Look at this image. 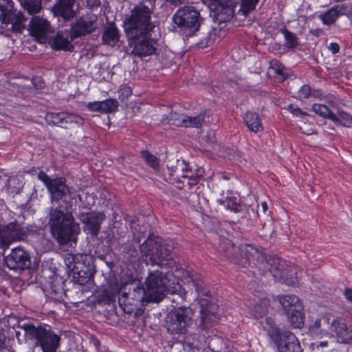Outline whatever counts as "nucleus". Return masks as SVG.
Here are the masks:
<instances>
[{
	"mask_svg": "<svg viewBox=\"0 0 352 352\" xmlns=\"http://www.w3.org/2000/svg\"><path fill=\"white\" fill-rule=\"evenodd\" d=\"M38 179L50 194L51 206L47 208V218L52 237L60 245L72 241L76 243L80 228L73 215V206L76 197L82 200L81 196L66 184L63 177L52 178L41 170L38 173Z\"/></svg>",
	"mask_w": 352,
	"mask_h": 352,
	"instance_id": "f257e3e1",
	"label": "nucleus"
},
{
	"mask_svg": "<svg viewBox=\"0 0 352 352\" xmlns=\"http://www.w3.org/2000/svg\"><path fill=\"white\" fill-rule=\"evenodd\" d=\"M18 328L26 333L28 344L38 346L43 352H54L60 346V335L51 326L37 320H22Z\"/></svg>",
	"mask_w": 352,
	"mask_h": 352,
	"instance_id": "f03ea898",
	"label": "nucleus"
},
{
	"mask_svg": "<svg viewBox=\"0 0 352 352\" xmlns=\"http://www.w3.org/2000/svg\"><path fill=\"white\" fill-rule=\"evenodd\" d=\"M18 328L26 333L28 344L38 346L43 352H54L60 346V335L51 326L37 320H22Z\"/></svg>",
	"mask_w": 352,
	"mask_h": 352,
	"instance_id": "7ed1b4c3",
	"label": "nucleus"
},
{
	"mask_svg": "<svg viewBox=\"0 0 352 352\" xmlns=\"http://www.w3.org/2000/svg\"><path fill=\"white\" fill-rule=\"evenodd\" d=\"M153 9L141 2L130 10L123 21V27L127 38H134L148 34L155 25L151 22Z\"/></svg>",
	"mask_w": 352,
	"mask_h": 352,
	"instance_id": "20e7f679",
	"label": "nucleus"
},
{
	"mask_svg": "<svg viewBox=\"0 0 352 352\" xmlns=\"http://www.w3.org/2000/svg\"><path fill=\"white\" fill-rule=\"evenodd\" d=\"M173 245L166 241H153L146 239L141 245L140 250L143 256L146 258V263L151 265H158L161 267L173 263L171 256Z\"/></svg>",
	"mask_w": 352,
	"mask_h": 352,
	"instance_id": "39448f33",
	"label": "nucleus"
},
{
	"mask_svg": "<svg viewBox=\"0 0 352 352\" xmlns=\"http://www.w3.org/2000/svg\"><path fill=\"white\" fill-rule=\"evenodd\" d=\"M225 250V256L233 263L246 267L252 262L254 265L265 264L266 258L264 254L250 244H242L236 246L228 242Z\"/></svg>",
	"mask_w": 352,
	"mask_h": 352,
	"instance_id": "423d86ee",
	"label": "nucleus"
},
{
	"mask_svg": "<svg viewBox=\"0 0 352 352\" xmlns=\"http://www.w3.org/2000/svg\"><path fill=\"white\" fill-rule=\"evenodd\" d=\"M270 325L268 334L274 341L278 352H302L300 342L291 331L280 329L271 318H266Z\"/></svg>",
	"mask_w": 352,
	"mask_h": 352,
	"instance_id": "0eeeda50",
	"label": "nucleus"
},
{
	"mask_svg": "<svg viewBox=\"0 0 352 352\" xmlns=\"http://www.w3.org/2000/svg\"><path fill=\"white\" fill-rule=\"evenodd\" d=\"M173 23L181 29L186 36H192L199 30L201 17L198 8L192 5L180 7L172 17Z\"/></svg>",
	"mask_w": 352,
	"mask_h": 352,
	"instance_id": "6e6552de",
	"label": "nucleus"
},
{
	"mask_svg": "<svg viewBox=\"0 0 352 352\" xmlns=\"http://www.w3.org/2000/svg\"><path fill=\"white\" fill-rule=\"evenodd\" d=\"M193 310L189 307L174 308L166 315L165 327L172 335L184 334L192 324Z\"/></svg>",
	"mask_w": 352,
	"mask_h": 352,
	"instance_id": "1a4fd4ad",
	"label": "nucleus"
},
{
	"mask_svg": "<svg viewBox=\"0 0 352 352\" xmlns=\"http://www.w3.org/2000/svg\"><path fill=\"white\" fill-rule=\"evenodd\" d=\"M278 300L292 327L302 328L304 325L303 305L298 297L294 294H285L278 296Z\"/></svg>",
	"mask_w": 352,
	"mask_h": 352,
	"instance_id": "9d476101",
	"label": "nucleus"
},
{
	"mask_svg": "<svg viewBox=\"0 0 352 352\" xmlns=\"http://www.w3.org/2000/svg\"><path fill=\"white\" fill-rule=\"evenodd\" d=\"M168 283L167 275L162 272H149L144 282L148 300L158 302L165 298Z\"/></svg>",
	"mask_w": 352,
	"mask_h": 352,
	"instance_id": "9b49d317",
	"label": "nucleus"
},
{
	"mask_svg": "<svg viewBox=\"0 0 352 352\" xmlns=\"http://www.w3.org/2000/svg\"><path fill=\"white\" fill-rule=\"evenodd\" d=\"M0 237V248L5 251L16 241H24L30 234V229L23 223L16 220L3 225Z\"/></svg>",
	"mask_w": 352,
	"mask_h": 352,
	"instance_id": "f8f14e48",
	"label": "nucleus"
},
{
	"mask_svg": "<svg viewBox=\"0 0 352 352\" xmlns=\"http://www.w3.org/2000/svg\"><path fill=\"white\" fill-rule=\"evenodd\" d=\"M95 267L92 258L89 255H80L74 261L72 268L74 283L84 285L89 283L94 276Z\"/></svg>",
	"mask_w": 352,
	"mask_h": 352,
	"instance_id": "ddd939ff",
	"label": "nucleus"
},
{
	"mask_svg": "<svg viewBox=\"0 0 352 352\" xmlns=\"http://www.w3.org/2000/svg\"><path fill=\"white\" fill-rule=\"evenodd\" d=\"M148 34L138 36L129 40V49L131 53L139 57H144L153 54L156 50V41L147 36Z\"/></svg>",
	"mask_w": 352,
	"mask_h": 352,
	"instance_id": "4468645a",
	"label": "nucleus"
},
{
	"mask_svg": "<svg viewBox=\"0 0 352 352\" xmlns=\"http://www.w3.org/2000/svg\"><path fill=\"white\" fill-rule=\"evenodd\" d=\"M200 305V324L201 330L208 328L219 320V306L211 302L209 298H201L199 300Z\"/></svg>",
	"mask_w": 352,
	"mask_h": 352,
	"instance_id": "2eb2a0df",
	"label": "nucleus"
},
{
	"mask_svg": "<svg viewBox=\"0 0 352 352\" xmlns=\"http://www.w3.org/2000/svg\"><path fill=\"white\" fill-rule=\"evenodd\" d=\"M0 10V21L6 25L7 30L12 32L22 33L25 28L24 23L26 21L23 13L21 11L8 10L4 5Z\"/></svg>",
	"mask_w": 352,
	"mask_h": 352,
	"instance_id": "dca6fc26",
	"label": "nucleus"
},
{
	"mask_svg": "<svg viewBox=\"0 0 352 352\" xmlns=\"http://www.w3.org/2000/svg\"><path fill=\"white\" fill-rule=\"evenodd\" d=\"M3 262L7 267L16 272L29 269L31 266L29 254L21 246L12 249L10 254L4 257Z\"/></svg>",
	"mask_w": 352,
	"mask_h": 352,
	"instance_id": "f3484780",
	"label": "nucleus"
},
{
	"mask_svg": "<svg viewBox=\"0 0 352 352\" xmlns=\"http://www.w3.org/2000/svg\"><path fill=\"white\" fill-rule=\"evenodd\" d=\"M45 118L49 125L57 126L63 129H68L74 124L79 126L84 124V119L81 116L65 111L48 112Z\"/></svg>",
	"mask_w": 352,
	"mask_h": 352,
	"instance_id": "a211bd4d",
	"label": "nucleus"
},
{
	"mask_svg": "<svg viewBox=\"0 0 352 352\" xmlns=\"http://www.w3.org/2000/svg\"><path fill=\"white\" fill-rule=\"evenodd\" d=\"M78 218L83 224L84 230L92 237H96L100 231L101 224L105 219V215L96 211H80Z\"/></svg>",
	"mask_w": 352,
	"mask_h": 352,
	"instance_id": "6ab92c4d",
	"label": "nucleus"
},
{
	"mask_svg": "<svg viewBox=\"0 0 352 352\" xmlns=\"http://www.w3.org/2000/svg\"><path fill=\"white\" fill-rule=\"evenodd\" d=\"M236 6L233 0H221L210 3V8L214 21L219 24L230 21L234 16Z\"/></svg>",
	"mask_w": 352,
	"mask_h": 352,
	"instance_id": "aec40b11",
	"label": "nucleus"
},
{
	"mask_svg": "<svg viewBox=\"0 0 352 352\" xmlns=\"http://www.w3.org/2000/svg\"><path fill=\"white\" fill-rule=\"evenodd\" d=\"M30 34L41 43H47L54 30L50 22L39 16H33L30 21Z\"/></svg>",
	"mask_w": 352,
	"mask_h": 352,
	"instance_id": "412c9836",
	"label": "nucleus"
},
{
	"mask_svg": "<svg viewBox=\"0 0 352 352\" xmlns=\"http://www.w3.org/2000/svg\"><path fill=\"white\" fill-rule=\"evenodd\" d=\"M97 28L96 17L89 16H80L71 24L72 37L77 38L86 34H91Z\"/></svg>",
	"mask_w": 352,
	"mask_h": 352,
	"instance_id": "4be33fe9",
	"label": "nucleus"
},
{
	"mask_svg": "<svg viewBox=\"0 0 352 352\" xmlns=\"http://www.w3.org/2000/svg\"><path fill=\"white\" fill-rule=\"evenodd\" d=\"M74 39L70 30L59 31L56 34H52L47 43L56 50L72 52L74 47L71 43Z\"/></svg>",
	"mask_w": 352,
	"mask_h": 352,
	"instance_id": "5701e85b",
	"label": "nucleus"
},
{
	"mask_svg": "<svg viewBox=\"0 0 352 352\" xmlns=\"http://www.w3.org/2000/svg\"><path fill=\"white\" fill-rule=\"evenodd\" d=\"M75 2L76 0H56L51 10L54 16L61 17L64 21H69L76 15L74 10Z\"/></svg>",
	"mask_w": 352,
	"mask_h": 352,
	"instance_id": "b1692460",
	"label": "nucleus"
},
{
	"mask_svg": "<svg viewBox=\"0 0 352 352\" xmlns=\"http://www.w3.org/2000/svg\"><path fill=\"white\" fill-rule=\"evenodd\" d=\"M167 169L169 175V180L170 182L179 183L181 179L188 174L192 173L189 167V164L184 160H177L175 165H167Z\"/></svg>",
	"mask_w": 352,
	"mask_h": 352,
	"instance_id": "393cba45",
	"label": "nucleus"
},
{
	"mask_svg": "<svg viewBox=\"0 0 352 352\" xmlns=\"http://www.w3.org/2000/svg\"><path fill=\"white\" fill-rule=\"evenodd\" d=\"M124 289H128L129 290L130 298L132 300L134 305L137 306L140 302H151L148 300L147 296V292L146 286L144 287L142 283L139 280L133 281L131 283L127 284L124 287Z\"/></svg>",
	"mask_w": 352,
	"mask_h": 352,
	"instance_id": "a878e982",
	"label": "nucleus"
},
{
	"mask_svg": "<svg viewBox=\"0 0 352 352\" xmlns=\"http://www.w3.org/2000/svg\"><path fill=\"white\" fill-rule=\"evenodd\" d=\"M186 278L188 282L191 283L195 287V292L197 294V298H210V290L208 289L207 285L201 274L194 272H188Z\"/></svg>",
	"mask_w": 352,
	"mask_h": 352,
	"instance_id": "bb28decb",
	"label": "nucleus"
},
{
	"mask_svg": "<svg viewBox=\"0 0 352 352\" xmlns=\"http://www.w3.org/2000/svg\"><path fill=\"white\" fill-rule=\"evenodd\" d=\"M347 6L345 4L336 5L326 12L319 14L318 17L324 25L333 24L340 16L345 14Z\"/></svg>",
	"mask_w": 352,
	"mask_h": 352,
	"instance_id": "cd10ccee",
	"label": "nucleus"
},
{
	"mask_svg": "<svg viewBox=\"0 0 352 352\" xmlns=\"http://www.w3.org/2000/svg\"><path fill=\"white\" fill-rule=\"evenodd\" d=\"M119 30L113 22H108L107 25L104 27L102 40L104 44L115 45L119 41Z\"/></svg>",
	"mask_w": 352,
	"mask_h": 352,
	"instance_id": "c85d7f7f",
	"label": "nucleus"
},
{
	"mask_svg": "<svg viewBox=\"0 0 352 352\" xmlns=\"http://www.w3.org/2000/svg\"><path fill=\"white\" fill-rule=\"evenodd\" d=\"M243 122L250 131L258 133L263 130L261 119L256 112L248 111L243 116Z\"/></svg>",
	"mask_w": 352,
	"mask_h": 352,
	"instance_id": "c756f323",
	"label": "nucleus"
},
{
	"mask_svg": "<svg viewBox=\"0 0 352 352\" xmlns=\"http://www.w3.org/2000/svg\"><path fill=\"white\" fill-rule=\"evenodd\" d=\"M118 286H111L103 289L97 296V301L100 305L113 304L118 293H120Z\"/></svg>",
	"mask_w": 352,
	"mask_h": 352,
	"instance_id": "7c9ffc66",
	"label": "nucleus"
},
{
	"mask_svg": "<svg viewBox=\"0 0 352 352\" xmlns=\"http://www.w3.org/2000/svg\"><path fill=\"white\" fill-rule=\"evenodd\" d=\"M166 295H169L167 298L177 306L186 301L187 292L182 285L178 284L172 288L168 287Z\"/></svg>",
	"mask_w": 352,
	"mask_h": 352,
	"instance_id": "2f4dec72",
	"label": "nucleus"
},
{
	"mask_svg": "<svg viewBox=\"0 0 352 352\" xmlns=\"http://www.w3.org/2000/svg\"><path fill=\"white\" fill-rule=\"evenodd\" d=\"M118 302L120 307L126 314H131L135 309L137 305L133 303L130 298L129 292L123 291L118 297Z\"/></svg>",
	"mask_w": 352,
	"mask_h": 352,
	"instance_id": "473e14b6",
	"label": "nucleus"
},
{
	"mask_svg": "<svg viewBox=\"0 0 352 352\" xmlns=\"http://www.w3.org/2000/svg\"><path fill=\"white\" fill-rule=\"evenodd\" d=\"M311 109L316 114L324 118H328L333 122H340L339 118H338L333 113H332L329 108L324 104H314Z\"/></svg>",
	"mask_w": 352,
	"mask_h": 352,
	"instance_id": "72a5a7b5",
	"label": "nucleus"
},
{
	"mask_svg": "<svg viewBox=\"0 0 352 352\" xmlns=\"http://www.w3.org/2000/svg\"><path fill=\"white\" fill-rule=\"evenodd\" d=\"M206 111H202L195 116L186 115L184 127L200 128L205 122Z\"/></svg>",
	"mask_w": 352,
	"mask_h": 352,
	"instance_id": "f704fd0d",
	"label": "nucleus"
},
{
	"mask_svg": "<svg viewBox=\"0 0 352 352\" xmlns=\"http://www.w3.org/2000/svg\"><path fill=\"white\" fill-rule=\"evenodd\" d=\"M218 202L227 209H230L235 212L241 210L242 206L240 204V199L238 197H227L225 199H219Z\"/></svg>",
	"mask_w": 352,
	"mask_h": 352,
	"instance_id": "c9c22d12",
	"label": "nucleus"
},
{
	"mask_svg": "<svg viewBox=\"0 0 352 352\" xmlns=\"http://www.w3.org/2000/svg\"><path fill=\"white\" fill-rule=\"evenodd\" d=\"M347 327L344 322L340 319H333L329 327L328 331L338 337H344L346 333Z\"/></svg>",
	"mask_w": 352,
	"mask_h": 352,
	"instance_id": "e433bc0d",
	"label": "nucleus"
},
{
	"mask_svg": "<svg viewBox=\"0 0 352 352\" xmlns=\"http://www.w3.org/2000/svg\"><path fill=\"white\" fill-rule=\"evenodd\" d=\"M20 3L30 14H37L42 9V0H20Z\"/></svg>",
	"mask_w": 352,
	"mask_h": 352,
	"instance_id": "4c0bfd02",
	"label": "nucleus"
},
{
	"mask_svg": "<svg viewBox=\"0 0 352 352\" xmlns=\"http://www.w3.org/2000/svg\"><path fill=\"white\" fill-rule=\"evenodd\" d=\"M280 32L285 38V46L288 50H293L298 45V38L293 32L286 28H281Z\"/></svg>",
	"mask_w": 352,
	"mask_h": 352,
	"instance_id": "58836bf2",
	"label": "nucleus"
},
{
	"mask_svg": "<svg viewBox=\"0 0 352 352\" xmlns=\"http://www.w3.org/2000/svg\"><path fill=\"white\" fill-rule=\"evenodd\" d=\"M141 156L144 160L146 163L155 171H159L160 168V160L155 155L151 154L147 150L141 151Z\"/></svg>",
	"mask_w": 352,
	"mask_h": 352,
	"instance_id": "ea45409f",
	"label": "nucleus"
},
{
	"mask_svg": "<svg viewBox=\"0 0 352 352\" xmlns=\"http://www.w3.org/2000/svg\"><path fill=\"white\" fill-rule=\"evenodd\" d=\"M183 180L179 182L182 184V186H177L178 188H191L192 186L197 185L200 179V176L197 173H190V174L186 175L184 177Z\"/></svg>",
	"mask_w": 352,
	"mask_h": 352,
	"instance_id": "a19ab883",
	"label": "nucleus"
},
{
	"mask_svg": "<svg viewBox=\"0 0 352 352\" xmlns=\"http://www.w3.org/2000/svg\"><path fill=\"white\" fill-rule=\"evenodd\" d=\"M260 0H241L240 8L237 14L243 16H247L248 14L253 10Z\"/></svg>",
	"mask_w": 352,
	"mask_h": 352,
	"instance_id": "79ce46f5",
	"label": "nucleus"
},
{
	"mask_svg": "<svg viewBox=\"0 0 352 352\" xmlns=\"http://www.w3.org/2000/svg\"><path fill=\"white\" fill-rule=\"evenodd\" d=\"M100 113H109L114 112L117 110L118 107V102L116 100L109 98L102 101H100Z\"/></svg>",
	"mask_w": 352,
	"mask_h": 352,
	"instance_id": "37998d69",
	"label": "nucleus"
},
{
	"mask_svg": "<svg viewBox=\"0 0 352 352\" xmlns=\"http://www.w3.org/2000/svg\"><path fill=\"white\" fill-rule=\"evenodd\" d=\"M270 69L273 70L274 74L280 78L282 81L285 80L287 76L284 74L285 67L276 59H273L270 62Z\"/></svg>",
	"mask_w": 352,
	"mask_h": 352,
	"instance_id": "c03bdc74",
	"label": "nucleus"
},
{
	"mask_svg": "<svg viewBox=\"0 0 352 352\" xmlns=\"http://www.w3.org/2000/svg\"><path fill=\"white\" fill-rule=\"evenodd\" d=\"M12 331L10 327L0 329V352H3L7 347V340L10 338Z\"/></svg>",
	"mask_w": 352,
	"mask_h": 352,
	"instance_id": "a18cd8bd",
	"label": "nucleus"
},
{
	"mask_svg": "<svg viewBox=\"0 0 352 352\" xmlns=\"http://www.w3.org/2000/svg\"><path fill=\"white\" fill-rule=\"evenodd\" d=\"M186 120V115L182 113H177L176 112H171L169 114L168 120L170 124L177 126H184V122Z\"/></svg>",
	"mask_w": 352,
	"mask_h": 352,
	"instance_id": "49530a36",
	"label": "nucleus"
},
{
	"mask_svg": "<svg viewBox=\"0 0 352 352\" xmlns=\"http://www.w3.org/2000/svg\"><path fill=\"white\" fill-rule=\"evenodd\" d=\"M340 122H334L337 125H342L346 127H351L352 116L344 111L339 112Z\"/></svg>",
	"mask_w": 352,
	"mask_h": 352,
	"instance_id": "de8ad7c7",
	"label": "nucleus"
},
{
	"mask_svg": "<svg viewBox=\"0 0 352 352\" xmlns=\"http://www.w3.org/2000/svg\"><path fill=\"white\" fill-rule=\"evenodd\" d=\"M119 99L121 102H125L128 100V98L132 94V91L129 86L123 85L118 90Z\"/></svg>",
	"mask_w": 352,
	"mask_h": 352,
	"instance_id": "09e8293b",
	"label": "nucleus"
},
{
	"mask_svg": "<svg viewBox=\"0 0 352 352\" xmlns=\"http://www.w3.org/2000/svg\"><path fill=\"white\" fill-rule=\"evenodd\" d=\"M214 34L211 32L208 33V34L204 38H203V39L197 43V46L199 48H204L210 46L214 41Z\"/></svg>",
	"mask_w": 352,
	"mask_h": 352,
	"instance_id": "8fccbe9b",
	"label": "nucleus"
},
{
	"mask_svg": "<svg viewBox=\"0 0 352 352\" xmlns=\"http://www.w3.org/2000/svg\"><path fill=\"white\" fill-rule=\"evenodd\" d=\"M214 34L211 32L208 33V34L204 38H203V39L197 43V46L199 48H204L210 46L214 41Z\"/></svg>",
	"mask_w": 352,
	"mask_h": 352,
	"instance_id": "3c124183",
	"label": "nucleus"
},
{
	"mask_svg": "<svg viewBox=\"0 0 352 352\" xmlns=\"http://www.w3.org/2000/svg\"><path fill=\"white\" fill-rule=\"evenodd\" d=\"M311 89L309 85H302L298 91V97L300 100L307 99L311 96Z\"/></svg>",
	"mask_w": 352,
	"mask_h": 352,
	"instance_id": "603ef678",
	"label": "nucleus"
},
{
	"mask_svg": "<svg viewBox=\"0 0 352 352\" xmlns=\"http://www.w3.org/2000/svg\"><path fill=\"white\" fill-rule=\"evenodd\" d=\"M253 314L255 318H263L267 312V308L262 305H256L253 308Z\"/></svg>",
	"mask_w": 352,
	"mask_h": 352,
	"instance_id": "864d4df0",
	"label": "nucleus"
},
{
	"mask_svg": "<svg viewBox=\"0 0 352 352\" xmlns=\"http://www.w3.org/2000/svg\"><path fill=\"white\" fill-rule=\"evenodd\" d=\"M288 110L294 115L296 116H308V114L302 111L301 109L298 108V107H294L293 104H290L289 106H288Z\"/></svg>",
	"mask_w": 352,
	"mask_h": 352,
	"instance_id": "5fc2aeb1",
	"label": "nucleus"
},
{
	"mask_svg": "<svg viewBox=\"0 0 352 352\" xmlns=\"http://www.w3.org/2000/svg\"><path fill=\"white\" fill-rule=\"evenodd\" d=\"M86 107L91 111L100 112V101L90 102L86 104Z\"/></svg>",
	"mask_w": 352,
	"mask_h": 352,
	"instance_id": "6e6d98bb",
	"label": "nucleus"
},
{
	"mask_svg": "<svg viewBox=\"0 0 352 352\" xmlns=\"http://www.w3.org/2000/svg\"><path fill=\"white\" fill-rule=\"evenodd\" d=\"M15 336L17 339L19 344H28V339L26 338L25 331H23V333L19 331H15Z\"/></svg>",
	"mask_w": 352,
	"mask_h": 352,
	"instance_id": "4d7b16f0",
	"label": "nucleus"
},
{
	"mask_svg": "<svg viewBox=\"0 0 352 352\" xmlns=\"http://www.w3.org/2000/svg\"><path fill=\"white\" fill-rule=\"evenodd\" d=\"M273 263L274 265L277 264V266L275 267L276 270L274 272L276 273V276H278L280 275L279 272H280L282 268L284 267L285 261L280 259L279 258H276L273 259Z\"/></svg>",
	"mask_w": 352,
	"mask_h": 352,
	"instance_id": "13d9d810",
	"label": "nucleus"
},
{
	"mask_svg": "<svg viewBox=\"0 0 352 352\" xmlns=\"http://www.w3.org/2000/svg\"><path fill=\"white\" fill-rule=\"evenodd\" d=\"M324 324H329V320L326 318H318L315 320L313 327L316 329H320L322 326Z\"/></svg>",
	"mask_w": 352,
	"mask_h": 352,
	"instance_id": "bf43d9fd",
	"label": "nucleus"
},
{
	"mask_svg": "<svg viewBox=\"0 0 352 352\" xmlns=\"http://www.w3.org/2000/svg\"><path fill=\"white\" fill-rule=\"evenodd\" d=\"M328 345L327 341L315 342L310 344L312 350L318 349L320 347H326Z\"/></svg>",
	"mask_w": 352,
	"mask_h": 352,
	"instance_id": "052dcab7",
	"label": "nucleus"
},
{
	"mask_svg": "<svg viewBox=\"0 0 352 352\" xmlns=\"http://www.w3.org/2000/svg\"><path fill=\"white\" fill-rule=\"evenodd\" d=\"M328 48L333 54L338 53L340 50V46L337 43H331Z\"/></svg>",
	"mask_w": 352,
	"mask_h": 352,
	"instance_id": "680f3d73",
	"label": "nucleus"
},
{
	"mask_svg": "<svg viewBox=\"0 0 352 352\" xmlns=\"http://www.w3.org/2000/svg\"><path fill=\"white\" fill-rule=\"evenodd\" d=\"M311 96L320 98L322 96V94L319 89H314L313 91L311 90Z\"/></svg>",
	"mask_w": 352,
	"mask_h": 352,
	"instance_id": "e2e57ef3",
	"label": "nucleus"
},
{
	"mask_svg": "<svg viewBox=\"0 0 352 352\" xmlns=\"http://www.w3.org/2000/svg\"><path fill=\"white\" fill-rule=\"evenodd\" d=\"M344 296L346 298L352 302V289H346L344 291Z\"/></svg>",
	"mask_w": 352,
	"mask_h": 352,
	"instance_id": "0e129e2a",
	"label": "nucleus"
},
{
	"mask_svg": "<svg viewBox=\"0 0 352 352\" xmlns=\"http://www.w3.org/2000/svg\"><path fill=\"white\" fill-rule=\"evenodd\" d=\"M87 4H88V6H89L91 7L99 6L100 5V0H87Z\"/></svg>",
	"mask_w": 352,
	"mask_h": 352,
	"instance_id": "69168bd1",
	"label": "nucleus"
},
{
	"mask_svg": "<svg viewBox=\"0 0 352 352\" xmlns=\"http://www.w3.org/2000/svg\"><path fill=\"white\" fill-rule=\"evenodd\" d=\"M296 282H297L296 279V278H286L285 280V283L287 285H292V286H294V285H295Z\"/></svg>",
	"mask_w": 352,
	"mask_h": 352,
	"instance_id": "338daca9",
	"label": "nucleus"
},
{
	"mask_svg": "<svg viewBox=\"0 0 352 352\" xmlns=\"http://www.w3.org/2000/svg\"><path fill=\"white\" fill-rule=\"evenodd\" d=\"M345 343L352 344V333L345 338Z\"/></svg>",
	"mask_w": 352,
	"mask_h": 352,
	"instance_id": "774afa93",
	"label": "nucleus"
}]
</instances>
